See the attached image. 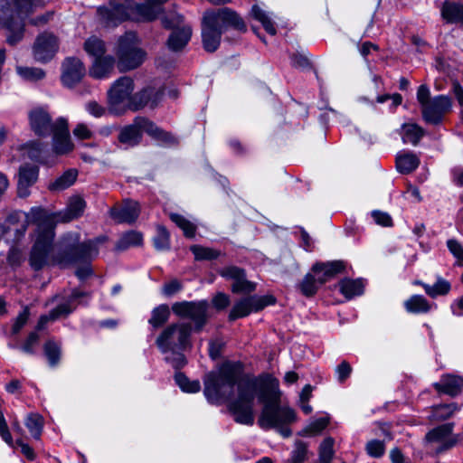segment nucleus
<instances>
[{
  "instance_id": "63",
  "label": "nucleus",
  "mask_w": 463,
  "mask_h": 463,
  "mask_svg": "<svg viewBox=\"0 0 463 463\" xmlns=\"http://www.w3.org/2000/svg\"><path fill=\"white\" fill-rule=\"evenodd\" d=\"M86 110L95 118H100L105 115L106 109L96 101H90L85 106Z\"/></svg>"
},
{
  "instance_id": "17",
  "label": "nucleus",
  "mask_w": 463,
  "mask_h": 463,
  "mask_svg": "<svg viewBox=\"0 0 463 463\" xmlns=\"http://www.w3.org/2000/svg\"><path fill=\"white\" fill-rule=\"evenodd\" d=\"M86 74L82 61L76 57H67L61 63V81L68 88L74 87Z\"/></svg>"
},
{
  "instance_id": "16",
  "label": "nucleus",
  "mask_w": 463,
  "mask_h": 463,
  "mask_svg": "<svg viewBox=\"0 0 463 463\" xmlns=\"http://www.w3.org/2000/svg\"><path fill=\"white\" fill-rule=\"evenodd\" d=\"M451 106V99L448 96H436L421 109L422 118L429 124H439L444 116L450 111Z\"/></svg>"
},
{
  "instance_id": "14",
  "label": "nucleus",
  "mask_w": 463,
  "mask_h": 463,
  "mask_svg": "<svg viewBox=\"0 0 463 463\" xmlns=\"http://www.w3.org/2000/svg\"><path fill=\"white\" fill-rule=\"evenodd\" d=\"M28 119L32 131L38 137H49L55 130L56 120H52V117L45 108L32 109L28 113Z\"/></svg>"
},
{
  "instance_id": "7",
  "label": "nucleus",
  "mask_w": 463,
  "mask_h": 463,
  "mask_svg": "<svg viewBox=\"0 0 463 463\" xmlns=\"http://www.w3.org/2000/svg\"><path fill=\"white\" fill-rule=\"evenodd\" d=\"M134 80L128 76L118 79L108 91L109 104L115 111L143 109L147 104L150 90H141L136 94Z\"/></svg>"
},
{
  "instance_id": "15",
  "label": "nucleus",
  "mask_w": 463,
  "mask_h": 463,
  "mask_svg": "<svg viewBox=\"0 0 463 463\" xmlns=\"http://www.w3.org/2000/svg\"><path fill=\"white\" fill-rule=\"evenodd\" d=\"M59 49V40L52 33L44 32L37 36L33 46V58L39 62L51 61Z\"/></svg>"
},
{
  "instance_id": "59",
  "label": "nucleus",
  "mask_w": 463,
  "mask_h": 463,
  "mask_svg": "<svg viewBox=\"0 0 463 463\" xmlns=\"http://www.w3.org/2000/svg\"><path fill=\"white\" fill-rule=\"evenodd\" d=\"M182 288V283L178 279H175L165 283L163 287L162 291L165 296L171 297L177 293L178 291H180Z\"/></svg>"
},
{
  "instance_id": "40",
  "label": "nucleus",
  "mask_w": 463,
  "mask_h": 463,
  "mask_svg": "<svg viewBox=\"0 0 463 463\" xmlns=\"http://www.w3.org/2000/svg\"><path fill=\"white\" fill-rule=\"evenodd\" d=\"M460 410V406L452 402L449 404H439L432 409V418L437 420H444L450 418L456 411Z\"/></svg>"
},
{
  "instance_id": "60",
  "label": "nucleus",
  "mask_w": 463,
  "mask_h": 463,
  "mask_svg": "<svg viewBox=\"0 0 463 463\" xmlns=\"http://www.w3.org/2000/svg\"><path fill=\"white\" fill-rule=\"evenodd\" d=\"M417 100L420 104L421 109L425 107L430 101V91L427 85H420L417 90Z\"/></svg>"
},
{
  "instance_id": "33",
  "label": "nucleus",
  "mask_w": 463,
  "mask_h": 463,
  "mask_svg": "<svg viewBox=\"0 0 463 463\" xmlns=\"http://www.w3.org/2000/svg\"><path fill=\"white\" fill-rule=\"evenodd\" d=\"M78 172L75 169H69L60 177L50 183L49 189L51 191H62L72 185L77 179Z\"/></svg>"
},
{
  "instance_id": "11",
  "label": "nucleus",
  "mask_w": 463,
  "mask_h": 463,
  "mask_svg": "<svg viewBox=\"0 0 463 463\" xmlns=\"http://www.w3.org/2000/svg\"><path fill=\"white\" fill-rule=\"evenodd\" d=\"M53 239L54 232L52 226H49L37 235L29 256V264L33 269L36 271L41 270L49 265Z\"/></svg>"
},
{
  "instance_id": "36",
  "label": "nucleus",
  "mask_w": 463,
  "mask_h": 463,
  "mask_svg": "<svg viewBox=\"0 0 463 463\" xmlns=\"http://www.w3.org/2000/svg\"><path fill=\"white\" fill-rule=\"evenodd\" d=\"M423 288L429 297L436 298L439 296L447 295L449 292L451 286L448 280L441 277H438L434 285H423Z\"/></svg>"
},
{
  "instance_id": "38",
  "label": "nucleus",
  "mask_w": 463,
  "mask_h": 463,
  "mask_svg": "<svg viewBox=\"0 0 463 463\" xmlns=\"http://www.w3.org/2000/svg\"><path fill=\"white\" fill-rule=\"evenodd\" d=\"M190 250L194 256L195 260H213L221 256V251L213 248L203 247L201 245H193Z\"/></svg>"
},
{
  "instance_id": "54",
  "label": "nucleus",
  "mask_w": 463,
  "mask_h": 463,
  "mask_svg": "<svg viewBox=\"0 0 463 463\" xmlns=\"http://www.w3.org/2000/svg\"><path fill=\"white\" fill-rule=\"evenodd\" d=\"M0 436L10 447H14V440L9 431L4 413L0 411Z\"/></svg>"
},
{
  "instance_id": "49",
  "label": "nucleus",
  "mask_w": 463,
  "mask_h": 463,
  "mask_svg": "<svg viewBox=\"0 0 463 463\" xmlns=\"http://www.w3.org/2000/svg\"><path fill=\"white\" fill-rule=\"evenodd\" d=\"M44 354L52 366L58 364L61 355L60 346L53 341H48L44 345Z\"/></svg>"
},
{
  "instance_id": "55",
  "label": "nucleus",
  "mask_w": 463,
  "mask_h": 463,
  "mask_svg": "<svg viewBox=\"0 0 463 463\" xmlns=\"http://www.w3.org/2000/svg\"><path fill=\"white\" fill-rule=\"evenodd\" d=\"M143 90H151V92L149 91V95L147 98V104H146V105H149L151 108H155L156 106H157V104L159 103V101L162 99V98L164 96V90L161 88L155 89L152 87H148V88L144 89Z\"/></svg>"
},
{
  "instance_id": "18",
  "label": "nucleus",
  "mask_w": 463,
  "mask_h": 463,
  "mask_svg": "<svg viewBox=\"0 0 463 463\" xmlns=\"http://www.w3.org/2000/svg\"><path fill=\"white\" fill-rule=\"evenodd\" d=\"M219 274L222 278L233 281L232 285L233 293H250L255 290V284L246 279L244 269L239 267H225L219 271Z\"/></svg>"
},
{
  "instance_id": "21",
  "label": "nucleus",
  "mask_w": 463,
  "mask_h": 463,
  "mask_svg": "<svg viewBox=\"0 0 463 463\" xmlns=\"http://www.w3.org/2000/svg\"><path fill=\"white\" fill-rule=\"evenodd\" d=\"M116 63L117 60L115 57L104 55L93 60L89 73L94 79L101 80L109 78L112 74Z\"/></svg>"
},
{
  "instance_id": "25",
  "label": "nucleus",
  "mask_w": 463,
  "mask_h": 463,
  "mask_svg": "<svg viewBox=\"0 0 463 463\" xmlns=\"http://www.w3.org/2000/svg\"><path fill=\"white\" fill-rule=\"evenodd\" d=\"M86 203L85 201L75 196L71 198L66 209L57 214V222H69L82 215Z\"/></svg>"
},
{
  "instance_id": "5",
  "label": "nucleus",
  "mask_w": 463,
  "mask_h": 463,
  "mask_svg": "<svg viewBox=\"0 0 463 463\" xmlns=\"http://www.w3.org/2000/svg\"><path fill=\"white\" fill-rule=\"evenodd\" d=\"M104 241L105 238H98L95 241L80 242L79 233L69 232L63 235L57 243L52 261L61 267L87 261L98 255V243Z\"/></svg>"
},
{
  "instance_id": "20",
  "label": "nucleus",
  "mask_w": 463,
  "mask_h": 463,
  "mask_svg": "<svg viewBox=\"0 0 463 463\" xmlns=\"http://www.w3.org/2000/svg\"><path fill=\"white\" fill-rule=\"evenodd\" d=\"M53 136V150L57 155H63L72 150L73 145L70 139L68 120L65 118L56 119L55 130L52 133Z\"/></svg>"
},
{
  "instance_id": "13",
  "label": "nucleus",
  "mask_w": 463,
  "mask_h": 463,
  "mask_svg": "<svg viewBox=\"0 0 463 463\" xmlns=\"http://www.w3.org/2000/svg\"><path fill=\"white\" fill-rule=\"evenodd\" d=\"M274 302L275 298L271 296H250L241 298L231 309L229 320L234 321L238 318L247 317L251 312H258Z\"/></svg>"
},
{
  "instance_id": "51",
  "label": "nucleus",
  "mask_w": 463,
  "mask_h": 463,
  "mask_svg": "<svg viewBox=\"0 0 463 463\" xmlns=\"http://www.w3.org/2000/svg\"><path fill=\"white\" fill-rule=\"evenodd\" d=\"M46 146L42 142H30L26 145L28 157L37 162H43V154Z\"/></svg>"
},
{
  "instance_id": "37",
  "label": "nucleus",
  "mask_w": 463,
  "mask_h": 463,
  "mask_svg": "<svg viewBox=\"0 0 463 463\" xmlns=\"http://www.w3.org/2000/svg\"><path fill=\"white\" fill-rule=\"evenodd\" d=\"M169 316L170 310L168 306L165 304L160 305L152 310L148 323L154 328H158L167 322Z\"/></svg>"
},
{
  "instance_id": "32",
  "label": "nucleus",
  "mask_w": 463,
  "mask_h": 463,
  "mask_svg": "<svg viewBox=\"0 0 463 463\" xmlns=\"http://www.w3.org/2000/svg\"><path fill=\"white\" fill-rule=\"evenodd\" d=\"M424 129L417 124L407 123L402 125V141L412 146L418 145L424 136Z\"/></svg>"
},
{
  "instance_id": "48",
  "label": "nucleus",
  "mask_w": 463,
  "mask_h": 463,
  "mask_svg": "<svg viewBox=\"0 0 463 463\" xmlns=\"http://www.w3.org/2000/svg\"><path fill=\"white\" fill-rule=\"evenodd\" d=\"M154 246L157 250H166L170 247L169 232L163 226H158L154 238Z\"/></svg>"
},
{
  "instance_id": "1",
  "label": "nucleus",
  "mask_w": 463,
  "mask_h": 463,
  "mask_svg": "<svg viewBox=\"0 0 463 463\" xmlns=\"http://www.w3.org/2000/svg\"><path fill=\"white\" fill-rule=\"evenodd\" d=\"M204 395L212 403L227 402L235 422L251 426L254 423V400L264 403L258 424L261 429L281 427L293 422L295 411L279 404V382L271 375L241 376L235 364H223L218 373H210L204 381Z\"/></svg>"
},
{
  "instance_id": "24",
  "label": "nucleus",
  "mask_w": 463,
  "mask_h": 463,
  "mask_svg": "<svg viewBox=\"0 0 463 463\" xmlns=\"http://www.w3.org/2000/svg\"><path fill=\"white\" fill-rule=\"evenodd\" d=\"M433 387L439 392L457 396L463 388V378L454 374H444L439 382L433 383Z\"/></svg>"
},
{
  "instance_id": "2",
  "label": "nucleus",
  "mask_w": 463,
  "mask_h": 463,
  "mask_svg": "<svg viewBox=\"0 0 463 463\" xmlns=\"http://www.w3.org/2000/svg\"><path fill=\"white\" fill-rule=\"evenodd\" d=\"M165 2H140L135 5L131 14L126 11L121 3L109 2L98 9L99 16L106 26H115L126 19L137 21H151L160 18L165 28L173 29L167 40L168 48L177 52L189 43L192 36V27L184 23L183 15L175 10H166Z\"/></svg>"
},
{
  "instance_id": "27",
  "label": "nucleus",
  "mask_w": 463,
  "mask_h": 463,
  "mask_svg": "<svg viewBox=\"0 0 463 463\" xmlns=\"http://www.w3.org/2000/svg\"><path fill=\"white\" fill-rule=\"evenodd\" d=\"M441 16L449 24H463V4L460 2H444Z\"/></svg>"
},
{
  "instance_id": "52",
  "label": "nucleus",
  "mask_w": 463,
  "mask_h": 463,
  "mask_svg": "<svg viewBox=\"0 0 463 463\" xmlns=\"http://www.w3.org/2000/svg\"><path fill=\"white\" fill-rule=\"evenodd\" d=\"M367 453L373 458H380L384 453V443L378 439H373L366 444Z\"/></svg>"
},
{
  "instance_id": "26",
  "label": "nucleus",
  "mask_w": 463,
  "mask_h": 463,
  "mask_svg": "<svg viewBox=\"0 0 463 463\" xmlns=\"http://www.w3.org/2000/svg\"><path fill=\"white\" fill-rule=\"evenodd\" d=\"M139 214V205L137 202L128 201L120 209L111 210V216L118 222H134Z\"/></svg>"
},
{
  "instance_id": "4",
  "label": "nucleus",
  "mask_w": 463,
  "mask_h": 463,
  "mask_svg": "<svg viewBox=\"0 0 463 463\" xmlns=\"http://www.w3.org/2000/svg\"><path fill=\"white\" fill-rule=\"evenodd\" d=\"M191 332L190 323L172 324L156 340L158 349L165 354V362L175 369L182 368L186 364L183 351L189 345Z\"/></svg>"
},
{
  "instance_id": "9",
  "label": "nucleus",
  "mask_w": 463,
  "mask_h": 463,
  "mask_svg": "<svg viewBox=\"0 0 463 463\" xmlns=\"http://www.w3.org/2000/svg\"><path fill=\"white\" fill-rule=\"evenodd\" d=\"M143 132L167 145L176 143L174 136L157 128L152 121L143 117H137L132 124L121 128L118 138L127 147L135 146L141 142Z\"/></svg>"
},
{
  "instance_id": "12",
  "label": "nucleus",
  "mask_w": 463,
  "mask_h": 463,
  "mask_svg": "<svg viewBox=\"0 0 463 463\" xmlns=\"http://www.w3.org/2000/svg\"><path fill=\"white\" fill-rule=\"evenodd\" d=\"M209 304L206 300L181 301L172 306L175 315L182 318L190 319L194 323V330L203 329L208 319Z\"/></svg>"
},
{
  "instance_id": "8",
  "label": "nucleus",
  "mask_w": 463,
  "mask_h": 463,
  "mask_svg": "<svg viewBox=\"0 0 463 463\" xmlns=\"http://www.w3.org/2000/svg\"><path fill=\"white\" fill-rule=\"evenodd\" d=\"M114 52L117 67L121 72L140 67L146 59V52L140 47V40L133 32H128L118 39Z\"/></svg>"
},
{
  "instance_id": "58",
  "label": "nucleus",
  "mask_w": 463,
  "mask_h": 463,
  "mask_svg": "<svg viewBox=\"0 0 463 463\" xmlns=\"http://www.w3.org/2000/svg\"><path fill=\"white\" fill-rule=\"evenodd\" d=\"M73 135L80 139H90L93 137V132L86 124L79 123L73 129Z\"/></svg>"
},
{
  "instance_id": "56",
  "label": "nucleus",
  "mask_w": 463,
  "mask_h": 463,
  "mask_svg": "<svg viewBox=\"0 0 463 463\" xmlns=\"http://www.w3.org/2000/svg\"><path fill=\"white\" fill-rule=\"evenodd\" d=\"M29 317V309L25 307L15 318L12 326V334L16 335L24 326Z\"/></svg>"
},
{
  "instance_id": "57",
  "label": "nucleus",
  "mask_w": 463,
  "mask_h": 463,
  "mask_svg": "<svg viewBox=\"0 0 463 463\" xmlns=\"http://www.w3.org/2000/svg\"><path fill=\"white\" fill-rule=\"evenodd\" d=\"M38 341L39 335L37 334V332L30 333L24 344L22 345V351L29 354H33L34 346L37 345Z\"/></svg>"
},
{
  "instance_id": "62",
  "label": "nucleus",
  "mask_w": 463,
  "mask_h": 463,
  "mask_svg": "<svg viewBox=\"0 0 463 463\" xmlns=\"http://www.w3.org/2000/svg\"><path fill=\"white\" fill-rule=\"evenodd\" d=\"M372 217L377 224H380V225L385 226V227L392 226V218L386 213H383L380 211H373L372 213Z\"/></svg>"
},
{
  "instance_id": "50",
  "label": "nucleus",
  "mask_w": 463,
  "mask_h": 463,
  "mask_svg": "<svg viewBox=\"0 0 463 463\" xmlns=\"http://www.w3.org/2000/svg\"><path fill=\"white\" fill-rule=\"evenodd\" d=\"M453 430V424L452 423H447L443 424L441 426H439L432 430H430L426 438L430 441H438L444 437L449 435Z\"/></svg>"
},
{
  "instance_id": "30",
  "label": "nucleus",
  "mask_w": 463,
  "mask_h": 463,
  "mask_svg": "<svg viewBox=\"0 0 463 463\" xmlns=\"http://www.w3.org/2000/svg\"><path fill=\"white\" fill-rule=\"evenodd\" d=\"M420 165L419 157L411 153L406 152L396 156V168L401 174H410Z\"/></svg>"
},
{
  "instance_id": "10",
  "label": "nucleus",
  "mask_w": 463,
  "mask_h": 463,
  "mask_svg": "<svg viewBox=\"0 0 463 463\" xmlns=\"http://www.w3.org/2000/svg\"><path fill=\"white\" fill-rule=\"evenodd\" d=\"M5 222V224L8 228V232L13 231L14 232V240L16 241L24 236L29 223L37 225L38 234L49 226H52L48 213L39 207L32 208L29 213L14 212L7 216Z\"/></svg>"
},
{
  "instance_id": "3",
  "label": "nucleus",
  "mask_w": 463,
  "mask_h": 463,
  "mask_svg": "<svg viewBox=\"0 0 463 463\" xmlns=\"http://www.w3.org/2000/svg\"><path fill=\"white\" fill-rule=\"evenodd\" d=\"M228 28L246 31L243 20L232 10L221 7L206 11L202 20V39L205 51L215 52L220 45L223 31Z\"/></svg>"
},
{
  "instance_id": "64",
  "label": "nucleus",
  "mask_w": 463,
  "mask_h": 463,
  "mask_svg": "<svg viewBox=\"0 0 463 463\" xmlns=\"http://www.w3.org/2000/svg\"><path fill=\"white\" fill-rule=\"evenodd\" d=\"M351 372H352L351 365L346 361H343L336 367V373H337L338 381L340 383L345 382L349 377Z\"/></svg>"
},
{
  "instance_id": "39",
  "label": "nucleus",
  "mask_w": 463,
  "mask_h": 463,
  "mask_svg": "<svg viewBox=\"0 0 463 463\" xmlns=\"http://www.w3.org/2000/svg\"><path fill=\"white\" fill-rule=\"evenodd\" d=\"M24 424L35 439H39L41 438L43 428V419L41 415L37 413L29 414Z\"/></svg>"
},
{
  "instance_id": "46",
  "label": "nucleus",
  "mask_w": 463,
  "mask_h": 463,
  "mask_svg": "<svg viewBox=\"0 0 463 463\" xmlns=\"http://www.w3.org/2000/svg\"><path fill=\"white\" fill-rule=\"evenodd\" d=\"M308 449L307 444L298 440L295 442L294 449L288 459V463H303L307 459Z\"/></svg>"
},
{
  "instance_id": "61",
  "label": "nucleus",
  "mask_w": 463,
  "mask_h": 463,
  "mask_svg": "<svg viewBox=\"0 0 463 463\" xmlns=\"http://www.w3.org/2000/svg\"><path fill=\"white\" fill-rule=\"evenodd\" d=\"M213 305L218 310H222L230 305V298L228 295L219 292L213 298Z\"/></svg>"
},
{
  "instance_id": "53",
  "label": "nucleus",
  "mask_w": 463,
  "mask_h": 463,
  "mask_svg": "<svg viewBox=\"0 0 463 463\" xmlns=\"http://www.w3.org/2000/svg\"><path fill=\"white\" fill-rule=\"evenodd\" d=\"M447 247L450 253L459 261V265L463 264V246L455 239H449L447 241Z\"/></svg>"
},
{
  "instance_id": "41",
  "label": "nucleus",
  "mask_w": 463,
  "mask_h": 463,
  "mask_svg": "<svg viewBox=\"0 0 463 463\" xmlns=\"http://www.w3.org/2000/svg\"><path fill=\"white\" fill-rule=\"evenodd\" d=\"M335 439L332 437L326 438L320 444L318 449L319 463H331L334 455Z\"/></svg>"
},
{
  "instance_id": "22",
  "label": "nucleus",
  "mask_w": 463,
  "mask_h": 463,
  "mask_svg": "<svg viewBox=\"0 0 463 463\" xmlns=\"http://www.w3.org/2000/svg\"><path fill=\"white\" fill-rule=\"evenodd\" d=\"M345 269L343 261L335 260L326 263H316L312 267L313 273L317 277L320 285L333 279Z\"/></svg>"
},
{
  "instance_id": "34",
  "label": "nucleus",
  "mask_w": 463,
  "mask_h": 463,
  "mask_svg": "<svg viewBox=\"0 0 463 463\" xmlns=\"http://www.w3.org/2000/svg\"><path fill=\"white\" fill-rule=\"evenodd\" d=\"M143 242V235L139 232L129 231L121 235L116 244L118 250H125L130 247L139 246Z\"/></svg>"
},
{
  "instance_id": "44",
  "label": "nucleus",
  "mask_w": 463,
  "mask_h": 463,
  "mask_svg": "<svg viewBox=\"0 0 463 463\" xmlns=\"http://www.w3.org/2000/svg\"><path fill=\"white\" fill-rule=\"evenodd\" d=\"M176 384L185 392H197L201 389L199 381H190L184 373H176L175 375Z\"/></svg>"
},
{
  "instance_id": "28",
  "label": "nucleus",
  "mask_w": 463,
  "mask_h": 463,
  "mask_svg": "<svg viewBox=\"0 0 463 463\" xmlns=\"http://www.w3.org/2000/svg\"><path fill=\"white\" fill-rule=\"evenodd\" d=\"M83 50L93 60L106 55L107 46L105 42L96 35H91L83 43Z\"/></svg>"
},
{
  "instance_id": "19",
  "label": "nucleus",
  "mask_w": 463,
  "mask_h": 463,
  "mask_svg": "<svg viewBox=\"0 0 463 463\" xmlns=\"http://www.w3.org/2000/svg\"><path fill=\"white\" fill-rule=\"evenodd\" d=\"M83 296H87V293L77 289L73 290L67 301L58 305L55 308L52 309L48 315L41 316L36 326V330H43L48 322L54 321L63 316H68L75 308L74 302Z\"/></svg>"
},
{
  "instance_id": "29",
  "label": "nucleus",
  "mask_w": 463,
  "mask_h": 463,
  "mask_svg": "<svg viewBox=\"0 0 463 463\" xmlns=\"http://www.w3.org/2000/svg\"><path fill=\"white\" fill-rule=\"evenodd\" d=\"M432 305L421 295H413L404 301V308L408 313L426 314L430 311Z\"/></svg>"
},
{
  "instance_id": "6",
  "label": "nucleus",
  "mask_w": 463,
  "mask_h": 463,
  "mask_svg": "<svg viewBox=\"0 0 463 463\" xmlns=\"http://www.w3.org/2000/svg\"><path fill=\"white\" fill-rule=\"evenodd\" d=\"M42 2H0V26L7 30L6 42L15 45L24 37V21Z\"/></svg>"
},
{
  "instance_id": "45",
  "label": "nucleus",
  "mask_w": 463,
  "mask_h": 463,
  "mask_svg": "<svg viewBox=\"0 0 463 463\" xmlns=\"http://www.w3.org/2000/svg\"><path fill=\"white\" fill-rule=\"evenodd\" d=\"M329 423L328 417H321L309 422V424L302 430V435L316 436L322 432Z\"/></svg>"
},
{
  "instance_id": "43",
  "label": "nucleus",
  "mask_w": 463,
  "mask_h": 463,
  "mask_svg": "<svg viewBox=\"0 0 463 463\" xmlns=\"http://www.w3.org/2000/svg\"><path fill=\"white\" fill-rule=\"evenodd\" d=\"M170 219L174 222L182 231L184 235L193 238L195 235L196 227L190 221L185 219L183 215L178 213H171Z\"/></svg>"
},
{
  "instance_id": "23",
  "label": "nucleus",
  "mask_w": 463,
  "mask_h": 463,
  "mask_svg": "<svg viewBox=\"0 0 463 463\" xmlns=\"http://www.w3.org/2000/svg\"><path fill=\"white\" fill-rule=\"evenodd\" d=\"M38 178V167L31 165H23L20 167L17 184V192L20 197L29 195V187L32 186Z\"/></svg>"
},
{
  "instance_id": "35",
  "label": "nucleus",
  "mask_w": 463,
  "mask_h": 463,
  "mask_svg": "<svg viewBox=\"0 0 463 463\" xmlns=\"http://www.w3.org/2000/svg\"><path fill=\"white\" fill-rule=\"evenodd\" d=\"M250 14L262 24L268 33L271 35L276 34L277 31L272 19L266 11L262 10L259 5H254L251 8Z\"/></svg>"
},
{
  "instance_id": "47",
  "label": "nucleus",
  "mask_w": 463,
  "mask_h": 463,
  "mask_svg": "<svg viewBox=\"0 0 463 463\" xmlns=\"http://www.w3.org/2000/svg\"><path fill=\"white\" fill-rule=\"evenodd\" d=\"M17 73L24 80L36 81L42 80L45 76V72L43 70L40 68H31V67H22L18 66L16 68Z\"/></svg>"
},
{
  "instance_id": "31",
  "label": "nucleus",
  "mask_w": 463,
  "mask_h": 463,
  "mask_svg": "<svg viewBox=\"0 0 463 463\" xmlns=\"http://www.w3.org/2000/svg\"><path fill=\"white\" fill-rule=\"evenodd\" d=\"M364 282L362 279H345L339 283V288L343 295L347 298L362 295L364 292Z\"/></svg>"
},
{
  "instance_id": "42",
  "label": "nucleus",
  "mask_w": 463,
  "mask_h": 463,
  "mask_svg": "<svg viewBox=\"0 0 463 463\" xmlns=\"http://www.w3.org/2000/svg\"><path fill=\"white\" fill-rule=\"evenodd\" d=\"M315 276V274L307 273L299 284L300 291L307 298L314 296L320 285L317 281V277L316 278Z\"/></svg>"
}]
</instances>
